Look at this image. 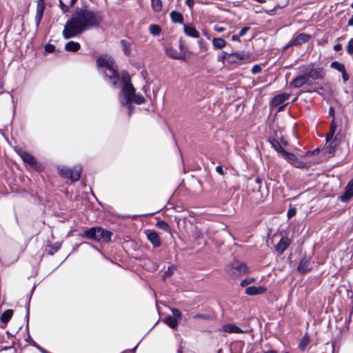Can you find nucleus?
<instances>
[{"mask_svg": "<svg viewBox=\"0 0 353 353\" xmlns=\"http://www.w3.org/2000/svg\"><path fill=\"white\" fill-rule=\"evenodd\" d=\"M248 54L245 52L231 53L228 56V62L230 63H238L248 58Z\"/></svg>", "mask_w": 353, "mask_h": 353, "instance_id": "nucleus-6", "label": "nucleus"}, {"mask_svg": "<svg viewBox=\"0 0 353 353\" xmlns=\"http://www.w3.org/2000/svg\"><path fill=\"white\" fill-rule=\"evenodd\" d=\"M204 315H202V314H196L194 316V319H203L204 318Z\"/></svg>", "mask_w": 353, "mask_h": 353, "instance_id": "nucleus-54", "label": "nucleus"}, {"mask_svg": "<svg viewBox=\"0 0 353 353\" xmlns=\"http://www.w3.org/2000/svg\"><path fill=\"white\" fill-rule=\"evenodd\" d=\"M148 239L154 247H159L161 244V241L158 233L154 230H146L145 232Z\"/></svg>", "mask_w": 353, "mask_h": 353, "instance_id": "nucleus-8", "label": "nucleus"}, {"mask_svg": "<svg viewBox=\"0 0 353 353\" xmlns=\"http://www.w3.org/2000/svg\"><path fill=\"white\" fill-rule=\"evenodd\" d=\"M311 81L307 80L305 74L300 75L296 77L292 82L291 85L294 88H300L304 84H310Z\"/></svg>", "mask_w": 353, "mask_h": 353, "instance_id": "nucleus-10", "label": "nucleus"}, {"mask_svg": "<svg viewBox=\"0 0 353 353\" xmlns=\"http://www.w3.org/2000/svg\"><path fill=\"white\" fill-rule=\"evenodd\" d=\"M292 165L299 168H303L305 167V163L301 161H299L297 158L292 162Z\"/></svg>", "mask_w": 353, "mask_h": 353, "instance_id": "nucleus-38", "label": "nucleus"}, {"mask_svg": "<svg viewBox=\"0 0 353 353\" xmlns=\"http://www.w3.org/2000/svg\"><path fill=\"white\" fill-rule=\"evenodd\" d=\"M18 154L22 158V152L19 150L18 151Z\"/></svg>", "mask_w": 353, "mask_h": 353, "instance_id": "nucleus-59", "label": "nucleus"}, {"mask_svg": "<svg viewBox=\"0 0 353 353\" xmlns=\"http://www.w3.org/2000/svg\"><path fill=\"white\" fill-rule=\"evenodd\" d=\"M152 8L154 12H159L161 11L163 3L161 0H151Z\"/></svg>", "mask_w": 353, "mask_h": 353, "instance_id": "nucleus-28", "label": "nucleus"}, {"mask_svg": "<svg viewBox=\"0 0 353 353\" xmlns=\"http://www.w3.org/2000/svg\"><path fill=\"white\" fill-rule=\"evenodd\" d=\"M170 273L168 272H165L163 275V279H165L166 276H169Z\"/></svg>", "mask_w": 353, "mask_h": 353, "instance_id": "nucleus-56", "label": "nucleus"}, {"mask_svg": "<svg viewBox=\"0 0 353 353\" xmlns=\"http://www.w3.org/2000/svg\"><path fill=\"white\" fill-rule=\"evenodd\" d=\"M150 32L153 35H159L161 32V28L157 25H151L149 28Z\"/></svg>", "mask_w": 353, "mask_h": 353, "instance_id": "nucleus-32", "label": "nucleus"}, {"mask_svg": "<svg viewBox=\"0 0 353 353\" xmlns=\"http://www.w3.org/2000/svg\"><path fill=\"white\" fill-rule=\"evenodd\" d=\"M121 43H122V45H123V46L125 53L126 54H128L130 53V50H129V49L127 48V43H126V42H125V41H123H123H121Z\"/></svg>", "mask_w": 353, "mask_h": 353, "instance_id": "nucleus-46", "label": "nucleus"}, {"mask_svg": "<svg viewBox=\"0 0 353 353\" xmlns=\"http://www.w3.org/2000/svg\"><path fill=\"white\" fill-rule=\"evenodd\" d=\"M254 282V278H246L245 279L243 280L241 282V285L242 287H245V286H247L248 285L251 284Z\"/></svg>", "mask_w": 353, "mask_h": 353, "instance_id": "nucleus-37", "label": "nucleus"}, {"mask_svg": "<svg viewBox=\"0 0 353 353\" xmlns=\"http://www.w3.org/2000/svg\"><path fill=\"white\" fill-rule=\"evenodd\" d=\"M298 270L300 272L305 273L310 270H311L310 260L308 259L304 258L301 261L298 266Z\"/></svg>", "mask_w": 353, "mask_h": 353, "instance_id": "nucleus-15", "label": "nucleus"}, {"mask_svg": "<svg viewBox=\"0 0 353 353\" xmlns=\"http://www.w3.org/2000/svg\"><path fill=\"white\" fill-rule=\"evenodd\" d=\"M335 132H336V125H334V121H333L331 125V127H330V131L329 134L326 136V141L327 142L330 141L332 139Z\"/></svg>", "mask_w": 353, "mask_h": 353, "instance_id": "nucleus-33", "label": "nucleus"}, {"mask_svg": "<svg viewBox=\"0 0 353 353\" xmlns=\"http://www.w3.org/2000/svg\"><path fill=\"white\" fill-rule=\"evenodd\" d=\"M229 55H230V54H228V53H227L225 52H223L222 53H221L218 56L217 60H218V61L224 63L226 59L228 61V56Z\"/></svg>", "mask_w": 353, "mask_h": 353, "instance_id": "nucleus-36", "label": "nucleus"}, {"mask_svg": "<svg viewBox=\"0 0 353 353\" xmlns=\"http://www.w3.org/2000/svg\"><path fill=\"white\" fill-rule=\"evenodd\" d=\"M216 171L219 174H221V175H223V174H224L223 169V168H222L221 165H219V166H216Z\"/></svg>", "mask_w": 353, "mask_h": 353, "instance_id": "nucleus-49", "label": "nucleus"}, {"mask_svg": "<svg viewBox=\"0 0 353 353\" xmlns=\"http://www.w3.org/2000/svg\"><path fill=\"white\" fill-rule=\"evenodd\" d=\"M183 28H184L185 33L188 36L194 37V38H198L199 37V32L193 26L185 25Z\"/></svg>", "mask_w": 353, "mask_h": 353, "instance_id": "nucleus-16", "label": "nucleus"}, {"mask_svg": "<svg viewBox=\"0 0 353 353\" xmlns=\"http://www.w3.org/2000/svg\"><path fill=\"white\" fill-rule=\"evenodd\" d=\"M265 353H276V352L274 350H270V351L266 352Z\"/></svg>", "mask_w": 353, "mask_h": 353, "instance_id": "nucleus-58", "label": "nucleus"}, {"mask_svg": "<svg viewBox=\"0 0 353 353\" xmlns=\"http://www.w3.org/2000/svg\"><path fill=\"white\" fill-rule=\"evenodd\" d=\"M165 323L172 328H175L178 325V319L171 316H167L165 320Z\"/></svg>", "mask_w": 353, "mask_h": 353, "instance_id": "nucleus-27", "label": "nucleus"}, {"mask_svg": "<svg viewBox=\"0 0 353 353\" xmlns=\"http://www.w3.org/2000/svg\"><path fill=\"white\" fill-rule=\"evenodd\" d=\"M222 330L228 333H241L243 331L233 324H228L223 327Z\"/></svg>", "mask_w": 353, "mask_h": 353, "instance_id": "nucleus-18", "label": "nucleus"}, {"mask_svg": "<svg viewBox=\"0 0 353 353\" xmlns=\"http://www.w3.org/2000/svg\"><path fill=\"white\" fill-rule=\"evenodd\" d=\"M266 288L263 286H250L245 289V294L248 295H258L265 292Z\"/></svg>", "mask_w": 353, "mask_h": 353, "instance_id": "nucleus-11", "label": "nucleus"}, {"mask_svg": "<svg viewBox=\"0 0 353 353\" xmlns=\"http://www.w3.org/2000/svg\"><path fill=\"white\" fill-rule=\"evenodd\" d=\"M23 162L28 163L32 168L39 170L41 169V165L37 161L35 158L32 157L31 154L23 152Z\"/></svg>", "mask_w": 353, "mask_h": 353, "instance_id": "nucleus-7", "label": "nucleus"}, {"mask_svg": "<svg viewBox=\"0 0 353 353\" xmlns=\"http://www.w3.org/2000/svg\"><path fill=\"white\" fill-rule=\"evenodd\" d=\"M45 50L48 52H52L54 50V46L51 44H47L45 46Z\"/></svg>", "mask_w": 353, "mask_h": 353, "instance_id": "nucleus-44", "label": "nucleus"}, {"mask_svg": "<svg viewBox=\"0 0 353 353\" xmlns=\"http://www.w3.org/2000/svg\"><path fill=\"white\" fill-rule=\"evenodd\" d=\"M348 26H353V16L349 19Z\"/></svg>", "mask_w": 353, "mask_h": 353, "instance_id": "nucleus-52", "label": "nucleus"}, {"mask_svg": "<svg viewBox=\"0 0 353 353\" xmlns=\"http://www.w3.org/2000/svg\"><path fill=\"white\" fill-rule=\"evenodd\" d=\"M165 54L168 57H170L172 59H181L180 52L177 50L173 48L172 47H167L165 48Z\"/></svg>", "mask_w": 353, "mask_h": 353, "instance_id": "nucleus-17", "label": "nucleus"}, {"mask_svg": "<svg viewBox=\"0 0 353 353\" xmlns=\"http://www.w3.org/2000/svg\"><path fill=\"white\" fill-rule=\"evenodd\" d=\"M60 8L63 12H67L69 10V7L65 5L61 0H59Z\"/></svg>", "mask_w": 353, "mask_h": 353, "instance_id": "nucleus-42", "label": "nucleus"}, {"mask_svg": "<svg viewBox=\"0 0 353 353\" xmlns=\"http://www.w3.org/2000/svg\"><path fill=\"white\" fill-rule=\"evenodd\" d=\"M341 73H342V77H343V81L346 82L349 79L348 74L346 72L345 70L344 71H343Z\"/></svg>", "mask_w": 353, "mask_h": 353, "instance_id": "nucleus-45", "label": "nucleus"}, {"mask_svg": "<svg viewBox=\"0 0 353 353\" xmlns=\"http://www.w3.org/2000/svg\"><path fill=\"white\" fill-rule=\"evenodd\" d=\"M296 213V210L295 208H290L288 211V217L292 218L294 216Z\"/></svg>", "mask_w": 353, "mask_h": 353, "instance_id": "nucleus-40", "label": "nucleus"}, {"mask_svg": "<svg viewBox=\"0 0 353 353\" xmlns=\"http://www.w3.org/2000/svg\"><path fill=\"white\" fill-rule=\"evenodd\" d=\"M214 49H222L226 46L225 41L222 38H214L212 39Z\"/></svg>", "mask_w": 353, "mask_h": 353, "instance_id": "nucleus-21", "label": "nucleus"}, {"mask_svg": "<svg viewBox=\"0 0 353 353\" xmlns=\"http://www.w3.org/2000/svg\"><path fill=\"white\" fill-rule=\"evenodd\" d=\"M329 114H330V115H331V116H334V108H330Z\"/></svg>", "mask_w": 353, "mask_h": 353, "instance_id": "nucleus-55", "label": "nucleus"}, {"mask_svg": "<svg viewBox=\"0 0 353 353\" xmlns=\"http://www.w3.org/2000/svg\"><path fill=\"white\" fill-rule=\"evenodd\" d=\"M353 196V189L345 186V192L340 196V199L343 202L348 201Z\"/></svg>", "mask_w": 353, "mask_h": 353, "instance_id": "nucleus-19", "label": "nucleus"}, {"mask_svg": "<svg viewBox=\"0 0 353 353\" xmlns=\"http://www.w3.org/2000/svg\"><path fill=\"white\" fill-rule=\"evenodd\" d=\"M285 353H289V352H285Z\"/></svg>", "mask_w": 353, "mask_h": 353, "instance_id": "nucleus-63", "label": "nucleus"}, {"mask_svg": "<svg viewBox=\"0 0 353 353\" xmlns=\"http://www.w3.org/2000/svg\"><path fill=\"white\" fill-rule=\"evenodd\" d=\"M289 98V94H280L275 96L272 100V103L274 105H279L283 103Z\"/></svg>", "mask_w": 353, "mask_h": 353, "instance_id": "nucleus-20", "label": "nucleus"}, {"mask_svg": "<svg viewBox=\"0 0 353 353\" xmlns=\"http://www.w3.org/2000/svg\"><path fill=\"white\" fill-rule=\"evenodd\" d=\"M347 51L349 54H353V39H350L348 42Z\"/></svg>", "mask_w": 353, "mask_h": 353, "instance_id": "nucleus-39", "label": "nucleus"}, {"mask_svg": "<svg viewBox=\"0 0 353 353\" xmlns=\"http://www.w3.org/2000/svg\"><path fill=\"white\" fill-rule=\"evenodd\" d=\"M102 21L101 16L87 8H77L65 24L63 37L65 39L74 37L82 32L98 27Z\"/></svg>", "mask_w": 353, "mask_h": 353, "instance_id": "nucleus-1", "label": "nucleus"}, {"mask_svg": "<svg viewBox=\"0 0 353 353\" xmlns=\"http://www.w3.org/2000/svg\"><path fill=\"white\" fill-rule=\"evenodd\" d=\"M232 39L233 40H236V36H235V35L232 36Z\"/></svg>", "mask_w": 353, "mask_h": 353, "instance_id": "nucleus-61", "label": "nucleus"}, {"mask_svg": "<svg viewBox=\"0 0 353 353\" xmlns=\"http://www.w3.org/2000/svg\"><path fill=\"white\" fill-rule=\"evenodd\" d=\"M79 48L80 44L78 42L72 41L68 42L65 46V50L70 52H76L79 49Z\"/></svg>", "mask_w": 353, "mask_h": 353, "instance_id": "nucleus-23", "label": "nucleus"}, {"mask_svg": "<svg viewBox=\"0 0 353 353\" xmlns=\"http://www.w3.org/2000/svg\"><path fill=\"white\" fill-rule=\"evenodd\" d=\"M185 3L190 9L193 8L194 4V0H185Z\"/></svg>", "mask_w": 353, "mask_h": 353, "instance_id": "nucleus-47", "label": "nucleus"}, {"mask_svg": "<svg viewBox=\"0 0 353 353\" xmlns=\"http://www.w3.org/2000/svg\"><path fill=\"white\" fill-rule=\"evenodd\" d=\"M336 145V141L331 142L328 145H327L325 148L326 152L329 154H333L335 150V147Z\"/></svg>", "mask_w": 353, "mask_h": 353, "instance_id": "nucleus-35", "label": "nucleus"}, {"mask_svg": "<svg viewBox=\"0 0 353 353\" xmlns=\"http://www.w3.org/2000/svg\"><path fill=\"white\" fill-rule=\"evenodd\" d=\"M341 49V46L340 44H337L334 46V50L336 51H339Z\"/></svg>", "mask_w": 353, "mask_h": 353, "instance_id": "nucleus-53", "label": "nucleus"}, {"mask_svg": "<svg viewBox=\"0 0 353 353\" xmlns=\"http://www.w3.org/2000/svg\"><path fill=\"white\" fill-rule=\"evenodd\" d=\"M156 225H157V227H158L159 228H160L164 231L169 232H170L169 225L163 221H159Z\"/></svg>", "mask_w": 353, "mask_h": 353, "instance_id": "nucleus-31", "label": "nucleus"}, {"mask_svg": "<svg viewBox=\"0 0 353 353\" xmlns=\"http://www.w3.org/2000/svg\"><path fill=\"white\" fill-rule=\"evenodd\" d=\"M12 314L13 312L12 310H7L4 311L0 317L1 321L3 323H7L12 317Z\"/></svg>", "mask_w": 353, "mask_h": 353, "instance_id": "nucleus-26", "label": "nucleus"}, {"mask_svg": "<svg viewBox=\"0 0 353 353\" xmlns=\"http://www.w3.org/2000/svg\"><path fill=\"white\" fill-rule=\"evenodd\" d=\"M123 88L119 95V100L122 105H127L131 102L141 104L144 102V98L141 95L135 94V90L130 81L128 74H122Z\"/></svg>", "mask_w": 353, "mask_h": 353, "instance_id": "nucleus-3", "label": "nucleus"}, {"mask_svg": "<svg viewBox=\"0 0 353 353\" xmlns=\"http://www.w3.org/2000/svg\"><path fill=\"white\" fill-rule=\"evenodd\" d=\"M289 245V240L288 239L283 238L281 239L279 243L276 245V250L278 252H283Z\"/></svg>", "mask_w": 353, "mask_h": 353, "instance_id": "nucleus-22", "label": "nucleus"}, {"mask_svg": "<svg viewBox=\"0 0 353 353\" xmlns=\"http://www.w3.org/2000/svg\"><path fill=\"white\" fill-rule=\"evenodd\" d=\"M97 64L105 78L110 83L116 87L119 80L118 70L113 59L108 55H102L97 59Z\"/></svg>", "mask_w": 353, "mask_h": 353, "instance_id": "nucleus-2", "label": "nucleus"}, {"mask_svg": "<svg viewBox=\"0 0 353 353\" xmlns=\"http://www.w3.org/2000/svg\"><path fill=\"white\" fill-rule=\"evenodd\" d=\"M346 186L353 189V179L348 182Z\"/></svg>", "mask_w": 353, "mask_h": 353, "instance_id": "nucleus-51", "label": "nucleus"}, {"mask_svg": "<svg viewBox=\"0 0 353 353\" xmlns=\"http://www.w3.org/2000/svg\"><path fill=\"white\" fill-rule=\"evenodd\" d=\"M248 28L247 27H245L243 28L239 33V37H243V35L245 34V33L247 32V31L248 30Z\"/></svg>", "mask_w": 353, "mask_h": 353, "instance_id": "nucleus-48", "label": "nucleus"}, {"mask_svg": "<svg viewBox=\"0 0 353 353\" xmlns=\"http://www.w3.org/2000/svg\"><path fill=\"white\" fill-rule=\"evenodd\" d=\"M331 67L341 72L345 70V65L337 61L332 62L331 64Z\"/></svg>", "mask_w": 353, "mask_h": 353, "instance_id": "nucleus-30", "label": "nucleus"}, {"mask_svg": "<svg viewBox=\"0 0 353 353\" xmlns=\"http://www.w3.org/2000/svg\"><path fill=\"white\" fill-rule=\"evenodd\" d=\"M310 342V337L307 334H305L299 342V348L302 351L305 350Z\"/></svg>", "mask_w": 353, "mask_h": 353, "instance_id": "nucleus-25", "label": "nucleus"}, {"mask_svg": "<svg viewBox=\"0 0 353 353\" xmlns=\"http://www.w3.org/2000/svg\"><path fill=\"white\" fill-rule=\"evenodd\" d=\"M11 190L12 192H17V189H15L14 187H11Z\"/></svg>", "mask_w": 353, "mask_h": 353, "instance_id": "nucleus-57", "label": "nucleus"}, {"mask_svg": "<svg viewBox=\"0 0 353 353\" xmlns=\"http://www.w3.org/2000/svg\"><path fill=\"white\" fill-rule=\"evenodd\" d=\"M172 312L173 315L174 316V318H176V319H181V313L178 309H176V308L172 309Z\"/></svg>", "mask_w": 353, "mask_h": 353, "instance_id": "nucleus-41", "label": "nucleus"}, {"mask_svg": "<svg viewBox=\"0 0 353 353\" xmlns=\"http://www.w3.org/2000/svg\"><path fill=\"white\" fill-rule=\"evenodd\" d=\"M170 17L174 23H183V15L176 11H172L170 13Z\"/></svg>", "mask_w": 353, "mask_h": 353, "instance_id": "nucleus-24", "label": "nucleus"}, {"mask_svg": "<svg viewBox=\"0 0 353 353\" xmlns=\"http://www.w3.org/2000/svg\"><path fill=\"white\" fill-rule=\"evenodd\" d=\"M84 236L88 239L106 243L111 240L112 232L101 227H96L85 230Z\"/></svg>", "mask_w": 353, "mask_h": 353, "instance_id": "nucleus-4", "label": "nucleus"}, {"mask_svg": "<svg viewBox=\"0 0 353 353\" xmlns=\"http://www.w3.org/2000/svg\"><path fill=\"white\" fill-rule=\"evenodd\" d=\"M77 0H71V4L73 5Z\"/></svg>", "mask_w": 353, "mask_h": 353, "instance_id": "nucleus-60", "label": "nucleus"}, {"mask_svg": "<svg viewBox=\"0 0 353 353\" xmlns=\"http://www.w3.org/2000/svg\"><path fill=\"white\" fill-rule=\"evenodd\" d=\"M59 174L65 178L70 179L72 181H77L79 179L81 168L79 166L74 167L72 169H69L65 167L58 168Z\"/></svg>", "mask_w": 353, "mask_h": 353, "instance_id": "nucleus-5", "label": "nucleus"}, {"mask_svg": "<svg viewBox=\"0 0 353 353\" xmlns=\"http://www.w3.org/2000/svg\"><path fill=\"white\" fill-rule=\"evenodd\" d=\"M305 74L307 76V80H310V79L316 80L323 78V72L320 69H312Z\"/></svg>", "mask_w": 353, "mask_h": 353, "instance_id": "nucleus-12", "label": "nucleus"}, {"mask_svg": "<svg viewBox=\"0 0 353 353\" xmlns=\"http://www.w3.org/2000/svg\"><path fill=\"white\" fill-rule=\"evenodd\" d=\"M310 39V36L308 34L302 33L298 35L295 39L291 41L290 45L292 46H299L303 43L307 41Z\"/></svg>", "mask_w": 353, "mask_h": 353, "instance_id": "nucleus-13", "label": "nucleus"}, {"mask_svg": "<svg viewBox=\"0 0 353 353\" xmlns=\"http://www.w3.org/2000/svg\"><path fill=\"white\" fill-rule=\"evenodd\" d=\"M261 71V67L259 65H255L252 69L253 74H257Z\"/></svg>", "mask_w": 353, "mask_h": 353, "instance_id": "nucleus-43", "label": "nucleus"}, {"mask_svg": "<svg viewBox=\"0 0 353 353\" xmlns=\"http://www.w3.org/2000/svg\"><path fill=\"white\" fill-rule=\"evenodd\" d=\"M272 147L279 152H280L281 154V150H285L284 149L282 148V147L281 146L279 142L278 141H276V139H272L271 141H270Z\"/></svg>", "mask_w": 353, "mask_h": 353, "instance_id": "nucleus-34", "label": "nucleus"}, {"mask_svg": "<svg viewBox=\"0 0 353 353\" xmlns=\"http://www.w3.org/2000/svg\"><path fill=\"white\" fill-rule=\"evenodd\" d=\"M351 7L353 8V3L351 4Z\"/></svg>", "mask_w": 353, "mask_h": 353, "instance_id": "nucleus-62", "label": "nucleus"}, {"mask_svg": "<svg viewBox=\"0 0 353 353\" xmlns=\"http://www.w3.org/2000/svg\"><path fill=\"white\" fill-rule=\"evenodd\" d=\"M44 4L42 2H39L37 6V12L35 15L36 26L38 27L43 14Z\"/></svg>", "mask_w": 353, "mask_h": 353, "instance_id": "nucleus-14", "label": "nucleus"}, {"mask_svg": "<svg viewBox=\"0 0 353 353\" xmlns=\"http://www.w3.org/2000/svg\"><path fill=\"white\" fill-rule=\"evenodd\" d=\"M214 30L218 32H222L225 30V28L223 27L216 26L214 27Z\"/></svg>", "mask_w": 353, "mask_h": 353, "instance_id": "nucleus-50", "label": "nucleus"}, {"mask_svg": "<svg viewBox=\"0 0 353 353\" xmlns=\"http://www.w3.org/2000/svg\"><path fill=\"white\" fill-rule=\"evenodd\" d=\"M232 274L241 276L248 272V268L244 263H234L232 265Z\"/></svg>", "mask_w": 353, "mask_h": 353, "instance_id": "nucleus-9", "label": "nucleus"}, {"mask_svg": "<svg viewBox=\"0 0 353 353\" xmlns=\"http://www.w3.org/2000/svg\"><path fill=\"white\" fill-rule=\"evenodd\" d=\"M281 154L292 164V162H294L296 159V157L294 154H293L292 153H289L285 150H281Z\"/></svg>", "mask_w": 353, "mask_h": 353, "instance_id": "nucleus-29", "label": "nucleus"}]
</instances>
